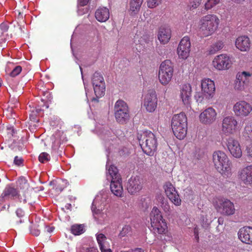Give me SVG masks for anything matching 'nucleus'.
Masks as SVG:
<instances>
[{"label": "nucleus", "instance_id": "1", "mask_svg": "<svg viewBox=\"0 0 252 252\" xmlns=\"http://www.w3.org/2000/svg\"><path fill=\"white\" fill-rule=\"evenodd\" d=\"M137 139L143 152L149 156H153L156 151L157 140L155 134L151 131H145L138 133Z\"/></svg>", "mask_w": 252, "mask_h": 252}, {"label": "nucleus", "instance_id": "2", "mask_svg": "<svg viewBox=\"0 0 252 252\" xmlns=\"http://www.w3.org/2000/svg\"><path fill=\"white\" fill-rule=\"evenodd\" d=\"M219 23L220 19L215 14L203 16L200 20V33L205 37L212 35L217 30Z\"/></svg>", "mask_w": 252, "mask_h": 252}, {"label": "nucleus", "instance_id": "3", "mask_svg": "<svg viewBox=\"0 0 252 252\" xmlns=\"http://www.w3.org/2000/svg\"><path fill=\"white\" fill-rule=\"evenodd\" d=\"M215 90L214 81L209 78H204L201 81V92L196 93L195 99L198 103H206L214 96Z\"/></svg>", "mask_w": 252, "mask_h": 252}, {"label": "nucleus", "instance_id": "4", "mask_svg": "<svg viewBox=\"0 0 252 252\" xmlns=\"http://www.w3.org/2000/svg\"><path fill=\"white\" fill-rule=\"evenodd\" d=\"M187 118L183 112L174 115L171 121V127L174 135L179 139H183L187 133Z\"/></svg>", "mask_w": 252, "mask_h": 252}, {"label": "nucleus", "instance_id": "5", "mask_svg": "<svg viewBox=\"0 0 252 252\" xmlns=\"http://www.w3.org/2000/svg\"><path fill=\"white\" fill-rule=\"evenodd\" d=\"M213 161L217 170L221 174L230 172L232 163L226 154L221 151H217L213 154Z\"/></svg>", "mask_w": 252, "mask_h": 252}, {"label": "nucleus", "instance_id": "6", "mask_svg": "<svg viewBox=\"0 0 252 252\" xmlns=\"http://www.w3.org/2000/svg\"><path fill=\"white\" fill-rule=\"evenodd\" d=\"M114 114L116 121L120 124L127 123L130 119L129 110L127 103L124 100H117L114 106Z\"/></svg>", "mask_w": 252, "mask_h": 252}, {"label": "nucleus", "instance_id": "7", "mask_svg": "<svg viewBox=\"0 0 252 252\" xmlns=\"http://www.w3.org/2000/svg\"><path fill=\"white\" fill-rule=\"evenodd\" d=\"M174 72V66L172 62L165 60L160 65L158 71V79L163 85H167L171 80Z\"/></svg>", "mask_w": 252, "mask_h": 252}, {"label": "nucleus", "instance_id": "8", "mask_svg": "<svg viewBox=\"0 0 252 252\" xmlns=\"http://www.w3.org/2000/svg\"><path fill=\"white\" fill-rule=\"evenodd\" d=\"M238 129V122L233 116H227L223 119L221 124L222 133L228 135L234 134Z\"/></svg>", "mask_w": 252, "mask_h": 252}, {"label": "nucleus", "instance_id": "9", "mask_svg": "<svg viewBox=\"0 0 252 252\" xmlns=\"http://www.w3.org/2000/svg\"><path fill=\"white\" fill-rule=\"evenodd\" d=\"M216 208L218 212L225 216L232 215L235 212L233 203L227 199H219L216 205Z\"/></svg>", "mask_w": 252, "mask_h": 252}, {"label": "nucleus", "instance_id": "10", "mask_svg": "<svg viewBox=\"0 0 252 252\" xmlns=\"http://www.w3.org/2000/svg\"><path fill=\"white\" fill-rule=\"evenodd\" d=\"M251 76V73L247 71L238 73L234 84L235 90L240 91L245 90L249 86Z\"/></svg>", "mask_w": 252, "mask_h": 252}, {"label": "nucleus", "instance_id": "11", "mask_svg": "<svg viewBox=\"0 0 252 252\" xmlns=\"http://www.w3.org/2000/svg\"><path fill=\"white\" fill-rule=\"evenodd\" d=\"M92 84L96 97L103 95L105 91V84L103 76L99 72H95L92 77Z\"/></svg>", "mask_w": 252, "mask_h": 252}, {"label": "nucleus", "instance_id": "12", "mask_svg": "<svg viewBox=\"0 0 252 252\" xmlns=\"http://www.w3.org/2000/svg\"><path fill=\"white\" fill-rule=\"evenodd\" d=\"M217 118L216 110L212 107H209L201 112L199 116L201 123L206 125H210L214 123Z\"/></svg>", "mask_w": 252, "mask_h": 252}, {"label": "nucleus", "instance_id": "13", "mask_svg": "<svg viewBox=\"0 0 252 252\" xmlns=\"http://www.w3.org/2000/svg\"><path fill=\"white\" fill-rule=\"evenodd\" d=\"M163 188L169 200L176 206H180L181 204V199L173 185L170 182H166L164 184Z\"/></svg>", "mask_w": 252, "mask_h": 252}, {"label": "nucleus", "instance_id": "14", "mask_svg": "<svg viewBox=\"0 0 252 252\" xmlns=\"http://www.w3.org/2000/svg\"><path fill=\"white\" fill-rule=\"evenodd\" d=\"M213 66L219 70L228 69L231 67L232 62L229 56L226 54H220L217 56L213 60Z\"/></svg>", "mask_w": 252, "mask_h": 252}, {"label": "nucleus", "instance_id": "15", "mask_svg": "<svg viewBox=\"0 0 252 252\" xmlns=\"http://www.w3.org/2000/svg\"><path fill=\"white\" fill-rule=\"evenodd\" d=\"M233 110L236 116L245 117L248 116L252 112V106L247 101L240 100L234 105Z\"/></svg>", "mask_w": 252, "mask_h": 252}, {"label": "nucleus", "instance_id": "16", "mask_svg": "<svg viewBox=\"0 0 252 252\" xmlns=\"http://www.w3.org/2000/svg\"><path fill=\"white\" fill-rule=\"evenodd\" d=\"M158 98L156 92L154 90H149L145 95L143 105L147 111L154 112L157 107Z\"/></svg>", "mask_w": 252, "mask_h": 252}, {"label": "nucleus", "instance_id": "17", "mask_svg": "<svg viewBox=\"0 0 252 252\" xmlns=\"http://www.w3.org/2000/svg\"><path fill=\"white\" fill-rule=\"evenodd\" d=\"M190 51V42L189 37L184 36L181 40L178 48L177 53L179 57L183 59H186Z\"/></svg>", "mask_w": 252, "mask_h": 252}, {"label": "nucleus", "instance_id": "18", "mask_svg": "<svg viewBox=\"0 0 252 252\" xmlns=\"http://www.w3.org/2000/svg\"><path fill=\"white\" fill-rule=\"evenodd\" d=\"M126 187L130 194H134L142 189L143 180L138 176H132L128 180Z\"/></svg>", "mask_w": 252, "mask_h": 252}, {"label": "nucleus", "instance_id": "19", "mask_svg": "<svg viewBox=\"0 0 252 252\" xmlns=\"http://www.w3.org/2000/svg\"><path fill=\"white\" fill-rule=\"evenodd\" d=\"M226 146L231 155L235 158H240L242 156V151L238 140L232 137L226 140Z\"/></svg>", "mask_w": 252, "mask_h": 252}, {"label": "nucleus", "instance_id": "20", "mask_svg": "<svg viewBox=\"0 0 252 252\" xmlns=\"http://www.w3.org/2000/svg\"><path fill=\"white\" fill-rule=\"evenodd\" d=\"M19 196V192L17 189L11 186H7L0 196V205L7 200L14 199Z\"/></svg>", "mask_w": 252, "mask_h": 252}, {"label": "nucleus", "instance_id": "21", "mask_svg": "<svg viewBox=\"0 0 252 252\" xmlns=\"http://www.w3.org/2000/svg\"><path fill=\"white\" fill-rule=\"evenodd\" d=\"M251 41L246 35L238 37L235 40L236 47L241 52H248L251 49Z\"/></svg>", "mask_w": 252, "mask_h": 252}, {"label": "nucleus", "instance_id": "22", "mask_svg": "<svg viewBox=\"0 0 252 252\" xmlns=\"http://www.w3.org/2000/svg\"><path fill=\"white\" fill-rule=\"evenodd\" d=\"M238 236L242 242L252 245V227L246 226L241 228L238 232Z\"/></svg>", "mask_w": 252, "mask_h": 252}, {"label": "nucleus", "instance_id": "23", "mask_svg": "<svg viewBox=\"0 0 252 252\" xmlns=\"http://www.w3.org/2000/svg\"><path fill=\"white\" fill-rule=\"evenodd\" d=\"M191 87L189 84L182 85L180 96L183 103L186 105L190 104L191 101Z\"/></svg>", "mask_w": 252, "mask_h": 252}, {"label": "nucleus", "instance_id": "24", "mask_svg": "<svg viewBox=\"0 0 252 252\" xmlns=\"http://www.w3.org/2000/svg\"><path fill=\"white\" fill-rule=\"evenodd\" d=\"M238 176L245 184H252V166H248L242 169L239 172Z\"/></svg>", "mask_w": 252, "mask_h": 252}, {"label": "nucleus", "instance_id": "25", "mask_svg": "<svg viewBox=\"0 0 252 252\" xmlns=\"http://www.w3.org/2000/svg\"><path fill=\"white\" fill-rule=\"evenodd\" d=\"M171 36V32L168 27H161L159 29L158 37L161 44H165L167 43Z\"/></svg>", "mask_w": 252, "mask_h": 252}, {"label": "nucleus", "instance_id": "26", "mask_svg": "<svg viewBox=\"0 0 252 252\" xmlns=\"http://www.w3.org/2000/svg\"><path fill=\"white\" fill-rule=\"evenodd\" d=\"M153 230L155 234H164L167 229V225L164 220L151 223Z\"/></svg>", "mask_w": 252, "mask_h": 252}, {"label": "nucleus", "instance_id": "27", "mask_svg": "<svg viewBox=\"0 0 252 252\" xmlns=\"http://www.w3.org/2000/svg\"><path fill=\"white\" fill-rule=\"evenodd\" d=\"M109 10L106 7H100L98 8L95 13L96 19L100 22H104L109 18Z\"/></svg>", "mask_w": 252, "mask_h": 252}, {"label": "nucleus", "instance_id": "28", "mask_svg": "<svg viewBox=\"0 0 252 252\" xmlns=\"http://www.w3.org/2000/svg\"><path fill=\"white\" fill-rule=\"evenodd\" d=\"M110 189L114 195L117 196H121L123 191L121 179L111 181Z\"/></svg>", "mask_w": 252, "mask_h": 252}, {"label": "nucleus", "instance_id": "29", "mask_svg": "<svg viewBox=\"0 0 252 252\" xmlns=\"http://www.w3.org/2000/svg\"><path fill=\"white\" fill-rule=\"evenodd\" d=\"M143 0H131L129 2L128 12L131 16L136 15L140 10Z\"/></svg>", "mask_w": 252, "mask_h": 252}, {"label": "nucleus", "instance_id": "30", "mask_svg": "<svg viewBox=\"0 0 252 252\" xmlns=\"http://www.w3.org/2000/svg\"><path fill=\"white\" fill-rule=\"evenodd\" d=\"M108 174L107 175V180H116L121 179L120 175L118 173V169L114 165H111L108 169Z\"/></svg>", "mask_w": 252, "mask_h": 252}, {"label": "nucleus", "instance_id": "31", "mask_svg": "<svg viewBox=\"0 0 252 252\" xmlns=\"http://www.w3.org/2000/svg\"><path fill=\"white\" fill-rule=\"evenodd\" d=\"M242 136L246 140L252 141V123H249L246 125Z\"/></svg>", "mask_w": 252, "mask_h": 252}, {"label": "nucleus", "instance_id": "32", "mask_svg": "<svg viewBox=\"0 0 252 252\" xmlns=\"http://www.w3.org/2000/svg\"><path fill=\"white\" fill-rule=\"evenodd\" d=\"M224 47V43L222 41L219 40L210 46L208 52L209 54H215Z\"/></svg>", "mask_w": 252, "mask_h": 252}, {"label": "nucleus", "instance_id": "33", "mask_svg": "<svg viewBox=\"0 0 252 252\" xmlns=\"http://www.w3.org/2000/svg\"><path fill=\"white\" fill-rule=\"evenodd\" d=\"M17 189H20L23 190H26L29 187L27 179L23 176L20 177L16 181Z\"/></svg>", "mask_w": 252, "mask_h": 252}, {"label": "nucleus", "instance_id": "34", "mask_svg": "<svg viewBox=\"0 0 252 252\" xmlns=\"http://www.w3.org/2000/svg\"><path fill=\"white\" fill-rule=\"evenodd\" d=\"M150 220L151 223L153 222L154 220V222L163 220L161 212L157 207H154L153 208L150 213Z\"/></svg>", "mask_w": 252, "mask_h": 252}, {"label": "nucleus", "instance_id": "35", "mask_svg": "<svg viewBox=\"0 0 252 252\" xmlns=\"http://www.w3.org/2000/svg\"><path fill=\"white\" fill-rule=\"evenodd\" d=\"M96 237L100 249L107 247L106 246L107 244V238L105 235L102 233H97Z\"/></svg>", "mask_w": 252, "mask_h": 252}, {"label": "nucleus", "instance_id": "36", "mask_svg": "<svg viewBox=\"0 0 252 252\" xmlns=\"http://www.w3.org/2000/svg\"><path fill=\"white\" fill-rule=\"evenodd\" d=\"M71 232L75 235H79L85 231L84 226L83 224H74L71 226Z\"/></svg>", "mask_w": 252, "mask_h": 252}, {"label": "nucleus", "instance_id": "37", "mask_svg": "<svg viewBox=\"0 0 252 252\" xmlns=\"http://www.w3.org/2000/svg\"><path fill=\"white\" fill-rule=\"evenodd\" d=\"M220 0H208L205 3L204 8L206 10H208L218 4Z\"/></svg>", "mask_w": 252, "mask_h": 252}, {"label": "nucleus", "instance_id": "38", "mask_svg": "<svg viewBox=\"0 0 252 252\" xmlns=\"http://www.w3.org/2000/svg\"><path fill=\"white\" fill-rule=\"evenodd\" d=\"M39 161L41 163H45L50 159V155L45 152L41 153L38 157Z\"/></svg>", "mask_w": 252, "mask_h": 252}, {"label": "nucleus", "instance_id": "39", "mask_svg": "<svg viewBox=\"0 0 252 252\" xmlns=\"http://www.w3.org/2000/svg\"><path fill=\"white\" fill-rule=\"evenodd\" d=\"M162 0H148L147 5L149 8H153L161 3Z\"/></svg>", "mask_w": 252, "mask_h": 252}, {"label": "nucleus", "instance_id": "40", "mask_svg": "<svg viewBox=\"0 0 252 252\" xmlns=\"http://www.w3.org/2000/svg\"><path fill=\"white\" fill-rule=\"evenodd\" d=\"M202 0H190L189 6L190 9H196L201 3Z\"/></svg>", "mask_w": 252, "mask_h": 252}, {"label": "nucleus", "instance_id": "41", "mask_svg": "<svg viewBox=\"0 0 252 252\" xmlns=\"http://www.w3.org/2000/svg\"><path fill=\"white\" fill-rule=\"evenodd\" d=\"M39 225H32L30 229L31 233L35 236H37L40 234V230L38 229Z\"/></svg>", "mask_w": 252, "mask_h": 252}, {"label": "nucleus", "instance_id": "42", "mask_svg": "<svg viewBox=\"0 0 252 252\" xmlns=\"http://www.w3.org/2000/svg\"><path fill=\"white\" fill-rule=\"evenodd\" d=\"M22 67L20 65L16 66L10 73V76L15 77L21 72Z\"/></svg>", "mask_w": 252, "mask_h": 252}, {"label": "nucleus", "instance_id": "43", "mask_svg": "<svg viewBox=\"0 0 252 252\" xmlns=\"http://www.w3.org/2000/svg\"><path fill=\"white\" fill-rule=\"evenodd\" d=\"M14 163L17 166H23L24 160L21 157L16 156L14 158Z\"/></svg>", "mask_w": 252, "mask_h": 252}, {"label": "nucleus", "instance_id": "44", "mask_svg": "<svg viewBox=\"0 0 252 252\" xmlns=\"http://www.w3.org/2000/svg\"><path fill=\"white\" fill-rule=\"evenodd\" d=\"M131 229L129 225H126L124 227L122 230V231L120 233V235L121 237H124L126 234H127L129 232H130Z\"/></svg>", "mask_w": 252, "mask_h": 252}, {"label": "nucleus", "instance_id": "45", "mask_svg": "<svg viewBox=\"0 0 252 252\" xmlns=\"http://www.w3.org/2000/svg\"><path fill=\"white\" fill-rule=\"evenodd\" d=\"M246 150L248 156L252 157V143L247 146Z\"/></svg>", "mask_w": 252, "mask_h": 252}, {"label": "nucleus", "instance_id": "46", "mask_svg": "<svg viewBox=\"0 0 252 252\" xmlns=\"http://www.w3.org/2000/svg\"><path fill=\"white\" fill-rule=\"evenodd\" d=\"M9 26L7 24L2 23L0 25V29L3 32H6L8 31Z\"/></svg>", "mask_w": 252, "mask_h": 252}, {"label": "nucleus", "instance_id": "47", "mask_svg": "<svg viewBox=\"0 0 252 252\" xmlns=\"http://www.w3.org/2000/svg\"><path fill=\"white\" fill-rule=\"evenodd\" d=\"M161 206L165 212H168L170 211V206L167 202L163 201Z\"/></svg>", "mask_w": 252, "mask_h": 252}, {"label": "nucleus", "instance_id": "48", "mask_svg": "<svg viewBox=\"0 0 252 252\" xmlns=\"http://www.w3.org/2000/svg\"><path fill=\"white\" fill-rule=\"evenodd\" d=\"M16 214L18 217L22 218L24 216L25 212L21 208H18L16 211Z\"/></svg>", "mask_w": 252, "mask_h": 252}, {"label": "nucleus", "instance_id": "49", "mask_svg": "<svg viewBox=\"0 0 252 252\" xmlns=\"http://www.w3.org/2000/svg\"><path fill=\"white\" fill-rule=\"evenodd\" d=\"M92 210L93 213L95 214H98L100 212L99 209H97L96 206L94 205V201H93L92 203Z\"/></svg>", "mask_w": 252, "mask_h": 252}, {"label": "nucleus", "instance_id": "50", "mask_svg": "<svg viewBox=\"0 0 252 252\" xmlns=\"http://www.w3.org/2000/svg\"><path fill=\"white\" fill-rule=\"evenodd\" d=\"M121 252H144V251L142 249L137 248L134 250H131L127 251H122Z\"/></svg>", "mask_w": 252, "mask_h": 252}, {"label": "nucleus", "instance_id": "51", "mask_svg": "<svg viewBox=\"0 0 252 252\" xmlns=\"http://www.w3.org/2000/svg\"><path fill=\"white\" fill-rule=\"evenodd\" d=\"M88 1L89 0H78L79 4L81 6H83L87 5Z\"/></svg>", "mask_w": 252, "mask_h": 252}, {"label": "nucleus", "instance_id": "52", "mask_svg": "<svg viewBox=\"0 0 252 252\" xmlns=\"http://www.w3.org/2000/svg\"><path fill=\"white\" fill-rule=\"evenodd\" d=\"M86 252H98V251L95 249H94L93 248H91L88 249Z\"/></svg>", "mask_w": 252, "mask_h": 252}, {"label": "nucleus", "instance_id": "53", "mask_svg": "<svg viewBox=\"0 0 252 252\" xmlns=\"http://www.w3.org/2000/svg\"><path fill=\"white\" fill-rule=\"evenodd\" d=\"M100 249L101 252H112L111 250L110 249L107 248V247Z\"/></svg>", "mask_w": 252, "mask_h": 252}, {"label": "nucleus", "instance_id": "54", "mask_svg": "<svg viewBox=\"0 0 252 252\" xmlns=\"http://www.w3.org/2000/svg\"><path fill=\"white\" fill-rule=\"evenodd\" d=\"M46 231L47 232L50 233V232H52L53 231L54 228L53 227L46 226Z\"/></svg>", "mask_w": 252, "mask_h": 252}, {"label": "nucleus", "instance_id": "55", "mask_svg": "<svg viewBox=\"0 0 252 252\" xmlns=\"http://www.w3.org/2000/svg\"><path fill=\"white\" fill-rule=\"evenodd\" d=\"M223 221V219L222 218H219L218 219V222L219 224H222Z\"/></svg>", "mask_w": 252, "mask_h": 252}, {"label": "nucleus", "instance_id": "56", "mask_svg": "<svg viewBox=\"0 0 252 252\" xmlns=\"http://www.w3.org/2000/svg\"><path fill=\"white\" fill-rule=\"evenodd\" d=\"M233 1L236 3H241L242 1H244V0H233Z\"/></svg>", "mask_w": 252, "mask_h": 252}, {"label": "nucleus", "instance_id": "57", "mask_svg": "<svg viewBox=\"0 0 252 252\" xmlns=\"http://www.w3.org/2000/svg\"><path fill=\"white\" fill-rule=\"evenodd\" d=\"M194 235H196V234H198V231L196 228H195L194 229Z\"/></svg>", "mask_w": 252, "mask_h": 252}, {"label": "nucleus", "instance_id": "58", "mask_svg": "<svg viewBox=\"0 0 252 252\" xmlns=\"http://www.w3.org/2000/svg\"><path fill=\"white\" fill-rule=\"evenodd\" d=\"M22 17H23L22 14L21 12H19V14H18V18H22Z\"/></svg>", "mask_w": 252, "mask_h": 252}, {"label": "nucleus", "instance_id": "59", "mask_svg": "<svg viewBox=\"0 0 252 252\" xmlns=\"http://www.w3.org/2000/svg\"><path fill=\"white\" fill-rule=\"evenodd\" d=\"M195 235V238L198 241L199 240V236L198 234H196V235Z\"/></svg>", "mask_w": 252, "mask_h": 252}, {"label": "nucleus", "instance_id": "60", "mask_svg": "<svg viewBox=\"0 0 252 252\" xmlns=\"http://www.w3.org/2000/svg\"><path fill=\"white\" fill-rule=\"evenodd\" d=\"M209 222H208V220L206 219V221H205V223L204 224L205 226H207L209 224Z\"/></svg>", "mask_w": 252, "mask_h": 252}, {"label": "nucleus", "instance_id": "61", "mask_svg": "<svg viewBox=\"0 0 252 252\" xmlns=\"http://www.w3.org/2000/svg\"><path fill=\"white\" fill-rule=\"evenodd\" d=\"M1 83L0 82V87L1 86Z\"/></svg>", "mask_w": 252, "mask_h": 252}]
</instances>
